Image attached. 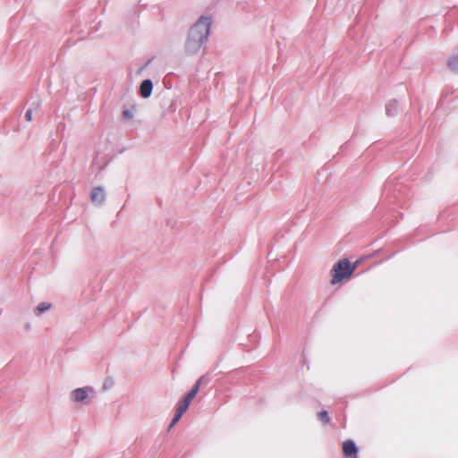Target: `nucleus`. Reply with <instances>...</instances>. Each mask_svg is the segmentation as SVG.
I'll list each match as a JSON object with an SVG mask.
<instances>
[{"label": "nucleus", "mask_w": 458, "mask_h": 458, "mask_svg": "<svg viewBox=\"0 0 458 458\" xmlns=\"http://www.w3.org/2000/svg\"><path fill=\"white\" fill-rule=\"evenodd\" d=\"M212 19L210 16H200L197 22L191 27L184 44L187 55H195L208 40Z\"/></svg>", "instance_id": "nucleus-1"}, {"label": "nucleus", "mask_w": 458, "mask_h": 458, "mask_svg": "<svg viewBox=\"0 0 458 458\" xmlns=\"http://www.w3.org/2000/svg\"><path fill=\"white\" fill-rule=\"evenodd\" d=\"M355 270V266H352L347 259H341L336 262L331 270V284H335L343 279L349 278Z\"/></svg>", "instance_id": "nucleus-2"}, {"label": "nucleus", "mask_w": 458, "mask_h": 458, "mask_svg": "<svg viewBox=\"0 0 458 458\" xmlns=\"http://www.w3.org/2000/svg\"><path fill=\"white\" fill-rule=\"evenodd\" d=\"M95 398V390L91 386L79 387L71 393V399L76 403H89Z\"/></svg>", "instance_id": "nucleus-3"}, {"label": "nucleus", "mask_w": 458, "mask_h": 458, "mask_svg": "<svg viewBox=\"0 0 458 458\" xmlns=\"http://www.w3.org/2000/svg\"><path fill=\"white\" fill-rule=\"evenodd\" d=\"M90 200L96 206H101L106 201V192L102 186L94 187L90 192Z\"/></svg>", "instance_id": "nucleus-4"}, {"label": "nucleus", "mask_w": 458, "mask_h": 458, "mask_svg": "<svg viewBox=\"0 0 458 458\" xmlns=\"http://www.w3.org/2000/svg\"><path fill=\"white\" fill-rule=\"evenodd\" d=\"M343 453L345 456H357L358 448L352 440H346L343 444Z\"/></svg>", "instance_id": "nucleus-5"}, {"label": "nucleus", "mask_w": 458, "mask_h": 458, "mask_svg": "<svg viewBox=\"0 0 458 458\" xmlns=\"http://www.w3.org/2000/svg\"><path fill=\"white\" fill-rule=\"evenodd\" d=\"M153 89V83L151 80H145L141 82L140 87V94L142 98H147L150 97Z\"/></svg>", "instance_id": "nucleus-6"}, {"label": "nucleus", "mask_w": 458, "mask_h": 458, "mask_svg": "<svg viewBox=\"0 0 458 458\" xmlns=\"http://www.w3.org/2000/svg\"><path fill=\"white\" fill-rule=\"evenodd\" d=\"M386 113L388 116H394L398 113V102L394 99L390 100L386 106Z\"/></svg>", "instance_id": "nucleus-7"}, {"label": "nucleus", "mask_w": 458, "mask_h": 458, "mask_svg": "<svg viewBox=\"0 0 458 458\" xmlns=\"http://www.w3.org/2000/svg\"><path fill=\"white\" fill-rule=\"evenodd\" d=\"M203 378V377H199L193 386V387L191 388V390L188 393V394L186 395L188 397V400H192L196 396L199 390Z\"/></svg>", "instance_id": "nucleus-8"}, {"label": "nucleus", "mask_w": 458, "mask_h": 458, "mask_svg": "<svg viewBox=\"0 0 458 458\" xmlns=\"http://www.w3.org/2000/svg\"><path fill=\"white\" fill-rule=\"evenodd\" d=\"M447 66L451 71L458 72V52L448 60Z\"/></svg>", "instance_id": "nucleus-9"}, {"label": "nucleus", "mask_w": 458, "mask_h": 458, "mask_svg": "<svg viewBox=\"0 0 458 458\" xmlns=\"http://www.w3.org/2000/svg\"><path fill=\"white\" fill-rule=\"evenodd\" d=\"M51 308V304L50 303H47V302H41L39 303L35 310H34V313L36 316H40L42 313H44L45 311L50 310Z\"/></svg>", "instance_id": "nucleus-10"}, {"label": "nucleus", "mask_w": 458, "mask_h": 458, "mask_svg": "<svg viewBox=\"0 0 458 458\" xmlns=\"http://www.w3.org/2000/svg\"><path fill=\"white\" fill-rule=\"evenodd\" d=\"M318 418L319 420H321L325 424H327L330 421V417L327 411H322L318 412Z\"/></svg>", "instance_id": "nucleus-11"}, {"label": "nucleus", "mask_w": 458, "mask_h": 458, "mask_svg": "<svg viewBox=\"0 0 458 458\" xmlns=\"http://www.w3.org/2000/svg\"><path fill=\"white\" fill-rule=\"evenodd\" d=\"M123 115L125 119H128V120H131L133 118V113L129 110V109H125L123 111Z\"/></svg>", "instance_id": "nucleus-12"}, {"label": "nucleus", "mask_w": 458, "mask_h": 458, "mask_svg": "<svg viewBox=\"0 0 458 458\" xmlns=\"http://www.w3.org/2000/svg\"><path fill=\"white\" fill-rule=\"evenodd\" d=\"M188 409L184 407L183 405H181L178 403L176 412L179 414V416H182V414L187 411Z\"/></svg>", "instance_id": "nucleus-13"}, {"label": "nucleus", "mask_w": 458, "mask_h": 458, "mask_svg": "<svg viewBox=\"0 0 458 458\" xmlns=\"http://www.w3.org/2000/svg\"><path fill=\"white\" fill-rule=\"evenodd\" d=\"M32 112H33L32 108H30L26 111V113H25L26 121L30 122L32 120Z\"/></svg>", "instance_id": "nucleus-14"}, {"label": "nucleus", "mask_w": 458, "mask_h": 458, "mask_svg": "<svg viewBox=\"0 0 458 458\" xmlns=\"http://www.w3.org/2000/svg\"><path fill=\"white\" fill-rule=\"evenodd\" d=\"M181 417L182 416H179V414L177 412H175V414L171 421L170 428L174 427L179 421Z\"/></svg>", "instance_id": "nucleus-15"}, {"label": "nucleus", "mask_w": 458, "mask_h": 458, "mask_svg": "<svg viewBox=\"0 0 458 458\" xmlns=\"http://www.w3.org/2000/svg\"><path fill=\"white\" fill-rule=\"evenodd\" d=\"M191 402V400H188V397L186 396V397L184 398V400H183L182 402H180L179 403H180L181 405H183L184 407H186V408L188 409V407H189V405H190Z\"/></svg>", "instance_id": "nucleus-16"}, {"label": "nucleus", "mask_w": 458, "mask_h": 458, "mask_svg": "<svg viewBox=\"0 0 458 458\" xmlns=\"http://www.w3.org/2000/svg\"><path fill=\"white\" fill-rule=\"evenodd\" d=\"M191 402V400H188V397L186 396V397L184 398V400H183L182 402H180L179 403H180L181 405H183L184 407H186V408L188 409V407H189V405H190Z\"/></svg>", "instance_id": "nucleus-17"}, {"label": "nucleus", "mask_w": 458, "mask_h": 458, "mask_svg": "<svg viewBox=\"0 0 458 458\" xmlns=\"http://www.w3.org/2000/svg\"><path fill=\"white\" fill-rule=\"evenodd\" d=\"M191 402V400H188V397L186 396V397L184 398V400H183L182 402H180L179 403H180L181 405H183L184 407H186V408L188 409V407H189V405H190Z\"/></svg>", "instance_id": "nucleus-18"}, {"label": "nucleus", "mask_w": 458, "mask_h": 458, "mask_svg": "<svg viewBox=\"0 0 458 458\" xmlns=\"http://www.w3.org/2000/svg\"><path fill=\"white\" fill-rule=\"evenodd\" d=\"M358 265H359V261H356L355 263L352 264V266H355V269L357 268Z\"/></svg>", "instance_id": "nucleus-19"}, {"label": "nucleus", "mask_w": 458, "mask_h": 458, "mask_svg": "<svg viewBox=\"0 0 458 458\" xmlns=\"http://www.w3.org/2000/svg\"><path fill=\"white\" fill-rule=\"evenodd\" d=\"M38 108H39V104H38V103H37V104L35 105V109H38Z\"/></svg>", "instance_id": "nucleus-20"}, {"label": "nucleus", "mask_w": 458, "mask_h": 458, "mask_svg": "<svg viewBox=\"0 0 458 458\" xmlns=\"http://www.w3.org/2000/svg\"><path fill=\"white\" fill-rule=\"evenodd\" d=\"M150 61H148L145 64V66H148L149 64Z\"/></svg>", "instance_id": "nucleus-21"}, {"label": "nucleus", "mask_w": 458, "mask_h": 458, "mask_svg": "<svg viewBox=\"0 0 458 458\" xmlns=\"http://www.w3.org/2000/svg\"><path fill=\"white\" fill-rule=\"evenodd\" d=\"M352 458H358V457H357V456H353V457H352Z\"/></svg>", "instance_id": "nucleus-22"}]
</instances>
